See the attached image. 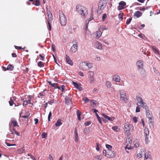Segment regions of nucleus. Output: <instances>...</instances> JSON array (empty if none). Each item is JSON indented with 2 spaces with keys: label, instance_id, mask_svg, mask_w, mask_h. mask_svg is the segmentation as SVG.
<instances>
[{
  "label": "nucleus",
  "instance_id": "f257e3e1",
  "mask_svg": "<svg viewBox=\"0 0 160 160\" xmlns=\"http://www.w3.org/2000/svg\"><path fill=\"white\" fill-rule=\"evenodd\" d=\"M76 10L82 18H85L87 14V10L85 7L80 5H78L76 6Z\"/></svg>",
  "mask_w": 160,
  "mask_h": 160
},
{
  "label": "nucleus",
  "instance_id": "f03ea898",
  "mask_svg": "<svg viewBox=\"0 0 160 160\" xmlns=\"http://www.w3.org/2000/svg\"><path fill=\"white\" fill-rule=\"evenodd\" d=\"M136 66L138 72L142 75H144L145 74V70L143 68V62L142 60L138 61L136 63Z\"/></svg>",
  "mask_w": 160,
  "mask_h": 160
},
{
  "label": "nucleus",
  "instance_id": "7ed1b4c3",
  "mask_svg": "<svg viewBox=\"0 0 160 160\" xmlns=\"http://www.w3.org/2000/svg\"><path fill=\"white\" fill-rule=\"evenodd\" d=\"M93 67L92 64L90 62L88 63L86 62H83L81 63L79 65L80 68L83 70L86 71L89 69Z\"/></svg>",
  "mask_w": 160,
  "mask_h": 160
},
{
  "label": "nucleus",
  "instance_id": "20e7f679",
  "mask_svg": "<svg viewBox=\"0 0 160 160\" xmlns=\"http://www.w3.org/2000/svg\"><path fill=\"white\" fill-rule=\"evenodd\" d=\"M60 21L62 26H65L67 23V19L66 17L61 11L59 12Z\"/></svg>",
  "mask_w": 160,
  "mask_h": 160
},
{
  "label": "nucleus",
  "instance_id": "39448f33",
  "mask_svg": "<svg viewBox=\"0 0 160 160\" xmlns=\"http://www.w3.org/2000/svg\"><path fill=\"white\" fill-rule=\"evenodd\" d=\"M133 126L128 123H126L125 124L124 130L125 132L128 134L131 132L133 129Z\"/></svg>",
  "mask_w": 160,
  "mask_h": 160
},
{
  "label": "nucleus",
  "instance_id": "423d86ee",
  "mask_svg": "<svg viewBox=\"0 0 160 160\" xmlns=\"http://www.w3.org/2000/svg\"><path fill=\"white\" fill-rule=\"evenodd\" d=\"M144 133L145 138V142L146 144H148L149 142V131L147 128H145L144 130Z\"/></svg>",
  "mask_w": 160,
  "mask_h": 160
},
{
  "label": "nucleus",
  "instance_id": "0eeeda50",
  "mask_svg": "<svg viewBox=\"0 0 160 160\" xmlns=\"http://www.w3.org/2000/svg\"><path fill=\"white\" fill-rule=\"evenodd\" d=\"M119 92L121 100L123 102H126L127 101V98L125 92L123 90H120Z\"/></svg>",
  "mask_w": 160,
  "mask_h": 160
},
{
  "label": "nucleus",
  "instance_id": "6e6552de",
  "mask_svg": "<svg viewBox=\"0 0 160 160\" xmlns=\"http://www.w3.org/2000/svg\"><path fill=\"white\" fill-rule=\"evenodd\" d=\"M108 0H101L98 5V9L99 10H102L108 2Z\"/></svg>",
  "mask_w": 160,
  "mask_h": 160
},
{
  "label": "nucleus",
  "instance_id": "1a4fd4ad",
  "mask_svg": "<svg viewBox=\"0 0 160 160\" xmlns=\"http://www.w3.org/2000/svg\"><path fill=\"white\" fill-rule=\"evenodd\" d=\"M146 113L147 117L148 118V123H152L153 122V117L152 113H150L149 109L146 111Z\"/></svg>",
  "mask_w": 160,
  "mask_h": 160
},
{
  "label": "nucleus",
  "instance_id": "9d476101",
  "mask_svg": "<svg viewBox=\"0 0 160 160\" xmlns=\"http://www.w3.org/2000/svg\"><path fill=\"white\" fill-rule=\"evenodd\" d=\"M25 100L24 101L23 104L27 105L29 104H31V101L32 99V98L30 96H26L25 98Z\"/></svg>",
  "mask_w": 160,
  "mask_h": 160
},
{
  "label": "nucleus",
  "instance_id": "9b49d317",
  "mask_svg": "<svg viewBox=\"0 0 160 160\" xmlns=\"http://www.w3.org/2000/svg\"><path fill=\"white\" fill-rule=\"evenodd\" d=\"M126 2L124 1H121L119 3V6L118 7V9L119 10H122L124 8L126 5Z\"/></svg>",
  "mask_w": 160,
  "mask_h": 160
},
{
  "label": "nucleus",
  "instance_id": "f8f14e48",
  "mask_svg": "<svg viewBox=\"0 0 160 160\" xmlns=\"http://www.w3.org/2000/svg\"><path fill=\"white\" fill-rule=\"evenodd\" d=\"M115 156V153L114 151L111 150H108L107 157L108 158H112Z\"/></svg>",
  "mask_w": 160,
  "mask_h": 160
},
{
  "label": "nucleus",
  "instance_id": "ddd939ff",
  "mask_svg": "<svg viewBox=\"0 0 160 160\" xmlns=\"http://www.w3.org/2000/svg\"><path fill=\"white\" fill-rule=\"evenodd\" d=\"M72 84L76 88L78 89L79 91H81L82 90V87L81 86V84L80 83L72 82Z\"/></svg>",
  "mask_w": 160,
  "mask_h": 160
},
{
  "label": "nucleus",
  "instance_id": "4468645a",
  "mask_svg": "<svg viewBox=\"0 0 160 160\" xmlns=\"http://www.w3.org/2000/svg\"><path fill=\"white\" fill-rule=\"evenodd\" d=\"M136 99L137 101V106H140L142 103V102H143L142 98L139 96H137Z\"/></svg>",
  "mask_w": 160,
  "mask_h": 160
},
{
  "label": "nucleus",
  "instance_id": "2eb2a0df",
  "mask_svg": "<svg viewBox=\"0 0 160 160\" xmlns=\"http://www.w3.org/2000/svg\"><path fill=\"white\" fill-rule=\"evenodd\" d=\"M126 142L127 143V145L126 147V148L128 149H130L131 148L130 146L132 143V140L130 138H128L126 139Z\"/></svg>",
  "mask_w": 160,
  "mask_h": 160
},
{
  "label": "nucleus",
  "instance_id": "dca6fc26",
  "mask_svg": "<svg viewBox=\"0 0 160 160\" xmlns=\"http://www.w3.org/2000/svg\"><path fill=\"white\" fill-rule=\"evenodd\" d=\"M94 47L99 49H102V46L101 43L98 42H96L94 44Z\"/></svg>",
  "mask_w": 160,
  "mask_h": 160
},
{
  "label": "nucleus",
  "instance_id": "f3484780",
  "mask_svg": "<svg viewBox=\"0 0 160 160\" xmlns=\"http://www.w3.org/2000/svg\"><path fill=\"white\" fill-rule=\"evenodd\" d=\"M102 115L105 118L107 119L108 120L110 121H112L115 119L113 117H109L106 115L105 113H102Z\"/></svg>",
  "mask_w": 160,
  "mask_h": 160
},
{
  "label": "nucleus",
  "instance_id": "a211bd4d",
  "mask_svg": "<svg viewBox=\"0 0 160 160\" xmlns=\"http://www.w3.org/2000/svg\"><path fill=\"white\" fill-rule=\"evenodd\" d=\"M113 79L115 82H118L120 81L121 78L119 76L117 75H115L113 77Z\"/></svg>",
  "mask_w": 160,
  "mask_h": 160
},
{
  "label": "nucleus",
  "instance_id": "6ab92c4d",
  "mask_svg": "<svg viewBox=\"0 0 160 160\" xmlns=\"http://www.w3.org/2000/svg\"><path fill=\"white\" fill-rule=\"evenodd\" d=\"M77 48L78 46H77L75 44L73 45L70 48V52L72 53L75 52L77 50Z\"/></svg>",
  "mask_w": 160,
  "mask_h": 160
},
{
  "label": "nucleus",
  "instance_id": "aec40b11",
  "mask_svg": "<svg viewBox=\"0 0 160 160\" xmlns=\"http://www.w3.org/2000/svg\"><path fill=\"white\" fill-rule=\"evenodd\" d=\"M65 58L67 62L71 65H72L73 64L72 61L70 59L69 57L67 55H65Z\"/></svg>",
  "mask_w": 160,
  "mask_h": 160
},
{
  "label": "nucleus",
  "instance_id": "412c9836",
  "mask_svg": "<svg viewBox=\"0 0 160 160\" xmlns=\"http://www.w3.org/2000/svg\"><path fill=\"white\" fill-rule=\"evenodd\" d=\"M151 156V153L150 152H147L144 153V160H146L148 159Z\"/></svg>",
  "mask_w": 160,
  "mask_h": 160
},
{
  "label": "nucleus",
  "instance_id": "4be33fe9",
  "mask_svg": "<svg viewBox=\"0 0 160 160\" xmlns=\"http://www.w3.org/2000/svg\"><path fill=\"white\" fill-rule=\"evenodd\" d=\"M11 125H12L13 127H15L16 126H18L17 121L14 118H12L11 119Z\"/></svg>",
  "mask_w": 160,
  "mask_h": 160
},
{
  "label": "nucleus",
  "instance_id": "5701e85b",
  "mask_svg": "<svg viewBox=\"0 0 160 160\" xmlns=\"http://www.w3.org/2000/svg\"><path fill=\"white\" fill-rule=\"evenodd\" d=\"M65 103L68 105H70L71 103V99L68 97H66L65 98Z\"/></svg>",
  "mask_w": 160,
  "mask_h": 160
},
{
  "label": "nucleus",
  "instance_id": "b1692460",
  "mask_svg": "<svg viewBox=\"0 0 160 160\" xmlns=\"http://www.w3.org/2000/svg\"><path fill=\"white\" fill-rule=\"evenodd\" d=\"M99 29L101 31L107 30L108 29V28L104 25H102L100 26Z\"/></svg>",
  "mask_w": 160,
  "mask_h": 160
},
{
  "label": "nucleus",
  "instance_id": "393cba45",
  "mask_svg": "<svg viewBox=\"0 0 160 160\" xmlns=\"http://www.w3.org/2000/svg\"><path fill=\"white\" fill-rule=\"evenodd\" d=\"M142 15V13L139 11L136 12L134 13V16H136L137 18H138Z\"/></svg>",
  "mask_w": 160,
  "mask_h": 160
},
{
  "label": "nucleus",
  "instance_id": "a878e982",
  "mask_svg": "<svg viewBox=\"0 0 160 160\" xmlns=\"http://www.w3.org/2000/svg\"><path fill=\"white\" fill-rule=\"evenodd\" d=\"M142 103L140 105L143 108L145 109L146 111L147 110L149 109L148 107L147 106L146 104L143 102H142Z\"/></svg>",
  "mask_w": 160,
  "mask_h": 160
},
{
  "label": "nucleus",
  "instance_id": "bb28decb",
  "mask_svg": "<svg viewBox=\"0 0 160 160\" xmlns=\"http://www.w3.org/2000/svg\"><path fill=\"white\" fill-rule=\"evenodd\" d=\"M47 14L48 18V21H51L52 19V14L50 12L48 11L47 12Z\"/></svg>",
  "mask_w": 160,
  "mask_h": 160
},
{
  "label": "nucleus",
  "instance_id": "cd10ccee",
  "mask_svg": "<svg viewBox=\"0 0 160 160\" xmlns=\"http://www.w3.org/2000/svg\"><path fill=\"white\" fill-rule=\"evenodd\" d=\"M102 33V32L100 30H99L98 31H97L96 32V37L97 38H99L101 35Z\"/></svg>",
  "mask_w": 160,
  "mask_h": 160
},
{
  "label": "nucleus",
  "instance_id": "c85d7f7f",
  "mask_svg": "<svg viewBox=\"0 0 160 160\" xmlns=\"http://www.w3.org/2000/svg\"><path fill=\"white\" fill-rule=\"evenodd\" d=\"M112 129L116 132H118L120 130V129L119 128V127L117 126H116L114 127H112Z\"/></svg>",
  "mask_w": 160,
  "mask_h": 160
},
{
  "label": "nucleus",
  "instance_id": "c756f323",
  "mask_svg": "<svg viewBox=\"0 0 160 160\" xmlns=\"http://www.w3.org/2000/svg\"><path fill=\"white\" fill-rule=\"evenodd\" d=\"M62 124L61 122V119H58L55 124V125L56 127H59Z\"/></svg>",
  "mask_w": 160,
  "mask_h": 160
},
{
  "label": "nucleus",
  "instance_id": "7c9ffc66",
  "mask_svg": "<svg viewBox=\"0 0 160 160\" xmlns=\"http://www.w3.org/2000/svg\"><path fill=\"white\" fill-rule=\"evenodd\" d=\"M134 146L135 147H138L139 146V144L138 140H136L133 142Z\"/></svg>",
  "mask_w": 160,
  "mask_h": 160
},
{
  "label": "nucleus",
  "instance_id": "2f4dec72",
  "mask_svg": "<svg viewBox=\"0 0 160 160\" xmlns=\"http://www.w3.org/2000/svg\"><path fill=\"white\" fill-rule=\"evenodd\" d=\"M106 85L108 88H110L111 86V83L108 81H107L106 82Z\"/></svg>",
  "mask_w": 160,
  "mask_h": 160
},
{
  "label": "nucleus",
  "instance_id": "473e14b6",
  "mask_svg": "<svg viewBox=\"0 0 160 160\" xmlns=\"http://www.w3.org/2000/svg\"><path fill=\"white\" fill-rule=\"evenodd\" d=\"M96 101L94 100L90 101L91 105L92 107L94 108L95 107L96 104Z\"/></svg>",
  "mask_w": 160,
  "mask_h": 160
},
{
  "label": "nucleus",
  "instance_id": "72a5a7b5",
  "mask_svg": "<svg viewBox=\"0 0 160 160\" xmlns=\"http://www.w3.org/2000/svg\"><path fill=\"white\" fill-rule=\"evenodd\" d=\"M123 13L122 12H120L118 15V18L121 21H122L123 19Z\"/></svg>",
  "mask_w": 160,
  "mask_h": 160
},
{
  "label": "nucleus",
  "instance_id": "f704fd0d",
  "mask_svg": "<svg viewBox=\"0 0 160 160\" xmlns=\"http://www.w3.org/2000/svg\"><path fill=\"white\" fill-rule=\"evenodd\" d=\"M102 158V156L100 155L96 156L94 158V160H101Z\"/></svg>",
  "mask_w": 160,
  "mask_h": 160
},
{
  "label": "nucleus",
  "instance_id": "c9c22d12",
  "mask_svg": "<svg viewBox=\"0 0 160 160\" xmlns=\"http://www.w3.org/2000/svg\"><path fill=\"white\" fill-rule=\"evenodd\" d=\"M96 116L99 122L101 124H102L101 118L99 116L98 113L96 114Z\"/></svg>",
  "mask_w": 160,
  "mask_h": 160
},
{
  "label": "nucleus",
  "instance_id": "e433bc0d",
  "mask_svg": "<svg viewBox=\"0 0 160 160\" xmlns=\"http://www.w3.org/2000/svg\"><path fill=\"white\" fill-rule=\"evenodd\" d=\"M152 48L153 50V51L154 52L157 54H159V52L158 51L156 48H155L154 47L152 46Z\"/></svg>",
  "mask_w": 160,
  "mask_h": 160
},
{
  "label": "nucleus",
  "instance_id": "4c0bfd02",
  "mask_svg": "<svg viewBox=\"0 0 160 160\" xmlns=\"http://www.w3.org/2000/svg\"><path fill=\"white\" fill-rule=\"evenodd\" d=\"M88 75L89 77V78L92 77H93L94 73L92 71H90L88 72Z\"/></svg>",
  "mask_w": 160,
  "mask_h": 160
},
{
  "label": "nucleus",
  "instance_id": "58836bf2",
  "mask_svg": "<svg viewBox=\"0 0 160 160\" xmlns=\"http://www.w3.org/2000/svg\"><path fill=\"white\" fill-rule=\"evenodd\" d=\"M13 67L12 65H9L8 66L7 68L5 69V71H6L8 70H13Z\"/></svg>",
  "mask_w": 160,
  "mask_h": 160
},
{
  "label": "nucleus",
  "instance_id": "ea45409f",
  "mask_svg": "<svg viewBox=\"0 0 160 160\" xmlns=\"http://www.w3.org/2000/svg\"><path fill=\"white\" fill-rule=\"evenodd\" d=\"M38 65L40 67H42L44 66L43 63L41 61H40L38 63Z\"/></svg>",
  "mask_w": 160,
  "mask_h": 160
},
{
  "label": "nucleus",
  "instance_id": "a19ab883",
  "mask_svg": "<svg viewBox=\"0 0 160 160\" xmlns=\"http://www.w3.org/2000/svg\"><path fill=\"white\" fill-rule=\"evenodd\" d=\"M106 148L108 149V150H111L112 148V146L108 144H106Z\"/></svg>",
  "mask_w": 160,
  "mask_h": 160
},
{
  "label": "nucleus",
  "instance_id": "79ce46f5",
  "mask_svg": "<svg viewBox=\"0 0 160 160\" xmlns=\"http://www.w3.org/2000/svg\"><path fill=\"white\" fill-rule=\"evenodd\" d=\"M84 133L86 134H88L89 132V130L88 128H86L84 131Z\"/></svg>",
  "mask_w": 160,
  "mask_h": 160
},
{
  "label": "nucleus",
  "instance_id": "37998d69",
  "mask_svg": "<svg viewBox=\"0 0 160 160\" xmlns=\"http://www.w3.org/2000/svg\"><path fill=\"white\" fill-rule=\"evenodd\" d=\"M9 105L10 106H12L14 104V102L12 100V98H11L9 102Z\"/></svg>",
  "mask_w": 160,
  "mask_h": 160
},
{
  "label": "nucleus",
  "instance_id": "c03bdc74",
  "mask_svg": "<svg viewBox=\"0 0 160 160\" xmlns=\"http://www.w3.org/2000/svg\"><path fill=\"white\" fill-rule=\"evenodd\" d=\"M86 25L84 26V28L86 31V33H87L88 31V23L87 21H85Z\"/></svg>",
  "mask_w": 160,
  "mask_h": 160
},
{
  "label": "nucleus",
  "instance_id": "a18cd8bd",
  "mask_svg": "<svg viewBox=\"0 0 160 160\" xmlns=\"http://www.w3.org/2000/svg\"><path fill=\"white\" fill-rule=\"evenodd\" d=\"M142 152H139L138 153L137 155V158H139L142 157Z\"/></svg>",
  "mask_w": 160,
  "mask_h": 160
},
{
  "label": "nucleus",
  "instance_id": "49530a36",
  "mask_svg": "<svg viewBox=\"0 0 160 160\" xmlns=\"http://www.w3.org/2000/svg\"><path fill=\"white\" fill-rule=\"evenodd\" d=\"M93 16H92V14H91V16L89 18V20H86V21H87V22H88V23H89V22L92 20H93Z\"/></svg>",
  "mask_w": 160,
  "mask_h": 160
},
{
  "label": "nucleus",
  "instance_id": "de8ad7c7",
  "mask_svg": "<svg viewBox=\"0 0 160 160\" xmlns=\"http://www.w3.org/2000/svg\"><path fill=\"white\" fill-rule=\"evenodd\" d=\"M89 80L90 82H91V83H93L94 82V78L93 77L89 78Z\"/></svg>",
  "mask_w": 160,
  "mask_h": 160
},
{
  "label": "nucleus",
  "instance_id": "09e8293b",
  "mask_svg": "<svg viewBox=\"0 0 160 160\" xmlns=\"http://www.w3.org/2000/svg\"><path fill=\"white\" fill-rule=\"evenodd\" d=\"M50 22L51 21H48V24L47 25L48 29L49 30H50L51 29V26Z\"/></svg>",
  "mask_w": 160,
  "mask_h": 160
},
{
  "label": "nucleus",
  "instance_id": "8fccbe9b",
  "mask_svg": "<svg viewBox=\"0 0 160 160\" xmlns=\"http://www.w3.org/2000/svg\"><path fill=\"white\" fill-rule=\"evenodd\" d=\"M132 20V18H129L127 20V21H126V23L127 25L129 24L130 23V22H131Z\"/></svg>",
  "mask_w": 160,
  "mask_h": 160
},
{
  "label": "nucleus",
  "instance_id": "3c124183",
  "mask_svg": "<svg viewBox=\"0 0 160 160\" xmlns=\"http://www.w3.org/2000/svg\"><path fill=\"white\" fill-rule=\"evenodd\" d=\"M35 2L36 3L34 4L35 6H39L40 4V2L39 0H36Z\"/></svg>",
  "mask_w": 160,
  "mask_h": 160
},
{
  "label": "nucleus",
  "instance_id": "603ef678",
  "mask_svg": "<svg viewBox=\"0 0 160 160\" xmlns=\"http://www.w3.org/2000/svg\"><path fill=\"white\" fill-rule=\"evenodd\" d=\"M132 120L133 122L134 123H136L137 121V118L136 117H134L132 118Z\"/></svg>",
  "mask_w": 160,
  "mask_h": 160
},
{
  "label": "nucleus",
  "instance_id": "864d4df0",
  "mask_svg": "<svg viewBox=\"0 0 160 160\" xmlns=\"http://www.w3.org/2000/svg\"><path fill=\"white\" fill-rule=\"evenodd\" d=\"M47 136V134L45 132H43L42 134V138H45Z\"/></svg>",
  "mask_w": 160,
  "mask_h": 160
},
{
  "label": "nucleus",
  "instance_id": "5fc2aeb1",
  "mask_svg": "<svg viewBox=\"0 0 160 160\" xmlns=\"http://www.w3.org/2000/svg\"><path fill=\"white\" fill-rule=\"evenodd\" d=\"M140 107L138 106L136 108V112H139L140 111Z\"/></svg>",
  "mask_w": 160,
  "mask_h": 160
},
{
  "label": "nucleus",
  "instance_id": "6e6d98bb",
  "mask_svg": "<svg viewBox=\"0 0 160 160\" xmlns=\"http://www.w3.org/2000/svg\"><path fill=\"white\" fill-rule=\"evenodd\" d=\"M44 95V93L43 92H42L39 93L38 96V97L39 98H40L42 96H43Z\"/></svg>",
  "mask_w": 160,
  "mask_h": 160
},
{
  "label": "nucleus",
  "instance_id": "4d7b16f0",
  "mask_svg": "<svg viewBox=\"0 0 160 160\" xmlns=\"http://www.w3.org/2000/svg\"><path fill=\"white\" fill-rule=\"evenodd\" d=\"M77 114L78 117L81 116V112L79 110H78L77 111Z\"/></svg>",
  "mask_w": 160,
  "mask_h": 160
},
{
  "label": "nucleus",
  "instance_id": "13d9d810",
  "mask_svg": "<svg viewBox=\"0 0 160 160\" xmlns=\"http://www.w3.org/2000/svg\"><path fill=\"white\" fill-rule=\"evenodd\" d=\"M58 86V84L57 83H54L52 84V86L55 88H57Z\"/></svg>",
  "mask_w": 160,
  "mask_h": 160
},
{
  "label": "nucleus",
  "instance_id": "bf43d9fd",
  "mask_svg": "<svg viewBox=\"0 0 160 160\" xmlns=\"http://www.w3.org/2000/svg\"><path fill=\"white\" fill-rule=\"evenodd\" d=\"M99 144L98 143H96V149L97 151H99Z\"/></svg>",
  "mask_w": 160,
  "mask_h": 160
},
{
  "label": "nucleus",
  "instance_id": "052dcab7",
  "mask_svg": "<svg viewBox=\"0 0 160 160\" xmlns=\"http://www.w3.org/2000/svg\"><path fill=\"white\" fill-rule=\"evenodd\" d=\"M52 114L51 112H50L48 116V121H50V117L52 116Z\"/></svg>",
  "mask_w": 160,
  "mask_h": 160
},
{
  "label": "nucleus",
  "instance_id": "680f3d73",
  "mask_svg": "<svg viewBox=\"0 0 160 160\" xmlns=\"http://www.w3.org/2000/svg\"><path fill=\"white\" fill-rule=\"evenodd\" d=\"M95 59L96 61H100L101 60V58L99 57L96 56L95 57Z\"/></svg>",
  "mask_w": 160,
  "mask_h": 160
},
{
  "label": "nucleus",
  "instance_id": "e2e57ef3",
  "mask_svg": "<svg viewBox=\"0 0 160 160\" xmlns=\"http://www.w3.org/2000/svg\"><path fill=\"white\" fill-rule=\"evenodd\" d=\"M84 124L86 126H88L91 124V122L87 121L85 122Z\"/></svg>",
  "mask_w": 160,
  "mask_h": 160
},
{
  "label": "nucleus",
  "instance_id": "0e129e2a",
  "mask_svg": "<svg viewBox=\"0 0 160 160\" xmlns=\"http://www.w3.org/2000/svg\"><path fill=\"white\" fill-rule=\"evenodd\" d=\"M107 17V15L106 14H103L102 17V20L103 21H104L105 19H106Z\"/></svg>",
  "mask_w": 160,
  "mask_h": 160
},
{
  "label": "nucleus",
  "instance_id": "69168bd1",
  "mask_svg": "<svg viewBox=\"0 0 160 160\" xmlns=\"http://www.w3.org/2000/svg\"><path fill=\"white\" fill-rule=\"evenodd\" d=\"M14 47L16 49H21V50L25 48H22L21 47L17 46H15Z\"/></svg>",
  "mask_w": 160,
  "mask_h": 160
},
{
  "label": "nucleus",
  "instance_id": "338daca9",
  "mask_svg": "<svg viewBox=\"0 0 160 160\" xmlns=\"http://www.w3.org/2000/svg\"><path fill=\"white\" fill-rule=\"evenodd\" d=\"M78 136H75V142H77L78 141Z\"/></svg>",
  "mask_w": 160,
  "mask_h": 160
},
{
  "label": "nucleus",
  "instance_id": "774afa93",
  "mask_svg": "<svg viewBox=\"0 0 160 160\" xmlns=\"http://www.w3.org/2000/svg\"><path fill=\"white\" fill-rule=\"evenodd\" d=\"M52 50L55 52V46L54 44H52Z\"/></svg>",
  "mask_w": 160,
  "mask_h": 160
}]
</instances>
